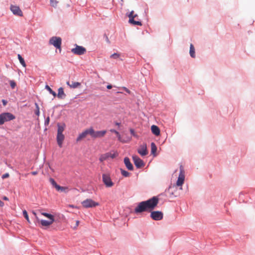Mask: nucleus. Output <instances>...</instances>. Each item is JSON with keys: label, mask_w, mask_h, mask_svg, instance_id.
I'll return each instance as SVG.
<instances>
[{"label": "nucleus", "mask_w": 255, "mask_h": 255, "mask_svg": "<svg viewBox=\"0 0 255 255\" xmlns=\"http://www.w3.org/2000/svg\"><path fill=\"white\" fill-rule=\"evenodd\" d=\"M122 174L125 177H128L129 175V173L125 170L121 169Z\"/></svg>", "instance_id": "f704fd0d"}, {"label": "nucleus", "mask_w": 255, "mask_h": 255, "mask_svg": "<svg viewBox=\"0 0 255 255\" xmlns=\"http://www.w3.org/2000/svg\"><path fill=\"white\" fill-rule=\"evenodd\" d=\"M10 10L12 12V13L15 14L17 15L18 16H22L23 15L22 12L20 9V8L15 5H11L10 6Z\"/></svg>", "instance_id": "2eb2a0df"}, {"label": "nucleus", "mask_w": 255, "mask_h": 255, "mask_svg": "<svg viewBox=\"0 0 255 255\" xmlns=\"http://www.w3.org/2000/svg\"><path fill=\"white\" fill-rule=\"evenodd\" d=\"M17 57L20 64L22 65L23 67H25L26 65L24 59L21 57V56L20 54H18Z\"/></svg>", "instance_id": "c756f323"}, {"label": "nucleus", "mask_w": 255, "mask_h": 255, "mask_svg": "<svg viewBox=\"0 0 255 255\" xmlns=\"http://www.w3.org/2000/svg\"><path fill=\"white\" fill-rule=\"evenodd\" d=\"M3 199L4 200H5V201H8V198L7 197H6V196H4L3 197Z\"/></svg>", "instance_id": "8fccbe9b"}, {"label": "nucleus", "mask_w": 255, "mask_h": 255, "mask_svg": "<svg viewBox=\"0 0 255 255\" xmlns=\"http://www.w3.org/2000/svg\"><path fill=\"white\" fill-rule=\"evenodd\" d=\"M66 84L70 87V85H71V84L70 83V82L69 81L67 82H66Z\"/></svg>", "instance_id": "603ef678"}, {"label": "nucleus", "mask_w": 255, "mask_h": 255, "mask_svg": "<svg viewBox=\"0 0 255 255\" xmlns=\"http://www.w3.org/2000/svg\"><path fill=\"white\" fill-rule=\"evenodd\" d=\"M57 191L61 192H68L69 191V189L67 187H63L58 185L56 189Z\"/></svg>", "instance_id": "b1692460"}, {"label": "nucleus", "mask_w": 255, "mask_h": 255, "mask_svg": "<svg viewBox=\"0 0 255 255\" xmlns=\"http://www.w3.org/2000/svg\"><path fill=\"white\" fill-rule=\"evenodd\" d=\"M35 106L36 107V110L35 111V114L37 116H39V114H40V111H39V106L38 105V104L37 103H35Z\"/></svg>", "instance_id": "e433bc0d"}, {"label": "nucleus", "mask_w": 255, "mask_h": 255, "mask_svg": "<svg viewBox=\"0 0 255 255\" xmlns=\"http://www.w3.org/2000/svg\"><path fill=\"white\" fill-rule=\"evenodd\" d=\"M64 138L65 136L63 133H57L56 139L57 143L60 147H62Z\"/></svg>", "instance_id": "dca6fc26"}, {"label": "nucleus", "mask_w": 255, "mask_h": 255, "mask_svg": "<svg viewBox=\"0 0 255 255\" xmlns=\"http://www.w3.org/2000/svg\"><path fill=\"white\" fill-rule=\"evenodd\" d=\"M41 215L44 216L45 217L48 218L49 219V220H52L53 222H54V216L50 214L44 213V212H41Z\"/></svg>", "instance_id": "cd10ccee"}, {"label": "nucleus", "mask_w": 255, "mask_h": 255, "mask_svg": "<svg viewBox=\"0 0 255 255\" xmlns=\"http://www.w3.org/2000/svg\"><path fill=\"white\" fill-rule=\"evenodd\" d=\"M138 153L141 156H145L147 154L146 144L145 143L141 144L137 150Z\"/></svg>", "instance_id": "ddd939ff"}, {"label": "nucleus", "mask_w": 255, "mask_h": 255, "mask_svg": "<svg viewBox=\"0 0 255 255\" xmlns=\"http://www.w3.org/2000/svg\"><path fill=\"white\" fill-rule=\"evenodd\" d=\"M110 131L115 133V135H117L119 141L122 142H125L126 141L122 139L120 133L114 129H110Z\"/></svg>", "instance_id": "4be33fe9"}, {"label": "nucleus", "mask_w": 255, "mask_h": 255, "mask_svg": "<svg viewBox=\"0 0 255 255\" xmlns=\"http://www.w3.org/2000/svg\"><path fill=\"white\" fill-rule=\"evenodd\" d=\"M129 17V22L131 24H132L134 25H141V22L139 21L138 19V16L136 14H134V11L132 10L129 15H128Z\"/></svg>", "instance_id": "7ed1b4c3"}, {"label": "nucleus", "mask_w": 255, "mask_h": 255, "mask_svg": "<svg viewBox=\"0 0 255 255\" xmlns=\"http://www.w3.org/2000/svg\"><path fill=\"white\" fill-rule=\"evenodd\" d=\"M92 127L85 129L82 133H81L76 139L77 142L81 141L83 138H85L87 135L89 134L92 136Z\"/></svg>", "instance_id": "9d476101"}, {"label": "nucleus", "mask_w": 255, "mask_h": 255, "mask_svg": "<svg viewBox=\"0 0 255 255\" xmlns=\"http://www.w3.org/2000/svg\"><path fill=\"white\" fill-rule=\"evenodd\" d=\"M41 215L44 216L45 217L48 218L49 219V220H52L53 222H54V216L50 214L44 213V212H41Z\"/></svg>", "instance_id": "bb28decb"}, {"label": "nucleus", "mask_w": 255, "mask_h": 255, "mask_svg": "<svg viewBox=\"0 0 255 255\" xmlns=\"http://www.w3.org/2000/svg\"><path fill=\"white\" fill-rule=\"evenodd\" d=\"M121 54L118 53H115L110 56V58L117 59L120 58Z\"/></svg>", "instance_id": "473e14b6"}, {"label": "nucleus", "mask_w": 255, "mask_h": 255, "mask_svg": "<svg viewBox=\"0 0 255 255\" xmlns=\"http://www.w3.org/2000/svg\"><path fill=\"white\" fill-rule=\"evenodd\" d=\"M102 180L107 187H111L114 186V183L109 174H103L102 175Z\"/></svg>", "instance_id": "6e6552de"}, {"label": "nucleus", "mask_w": 255, "mask_h": 255, "mask_svg": "<svg viewBox=\"0 0 255 255\" xmlns=\"http://www.w3.org/2000/svg\"><path fill=\"white\" fill-rule=\"evenodd\" d=\"M82 205L85 208H93L99 205L98 202H96L91 199H87L81 203Z\"/></svg>", "instance_id": "20e7f679"}, {"label": "nucleus", "mask_w": 255, "mask_h": 255, "mask_svg": "<svg viewBox=\"0 0 255 255\" xmlns=\"http://www.w3.org/2000/svg\"><path fill=\"white\" fill-rule=\"evenodd\" d=\"M79 223H80L79 221L78 220H77L76 221L75 226L73 227V229H76L77 228V227L79 226Z\"/></svg>", "instance_id": "37998d69"}, {"label": "nucleus", "mask_w": 255, "mask_h": 255, "mask_svg": "<svg viewBox=\"0 0 255 255\" xmlns=\"http://www.w3.org/2000/svg\"><path fill=\"white\" fill-rule=\"evenodd\" d=\"M118 155V153L117 152L112 151L107 152L105 154H102L99 158L100 161L103 162L104 160L108 159L109 158H114L116 157Z\"/></svg>", "instance_id": "0eeeda50"}, {"label": "nucleus", "mask_w": 255, "mask_h": 255, "mask_svg": "<svg viewBox=\"0 0 255 255\" xmlns=\"http://www.w3.org/2000/svg\"><path fill=\"white\" fill-rule=\"evenodd\" d=\"M157 150V147L155 144L154 142L151 143V154L155 155Z\"/></svg>", "instance_id": "c85d7f7f"}, {"label": "nucleus", "mask_w": 255, "mask_h": 255, "mask_svg": "<svg viewBox=\"0 0 255 255\" xmlns=\"http://www.w3.org/2000/svg\"><path fill=\"white\" fill-rule=\"evenodd\" d=\"M71 51L75 54L80 55L84 54L86 52V50L82 46L76 45L75 48L71 50Z\"/></svg>", "instance_id": "f8f14e48"}, {"label": "nucleus", "mask_w": 255, "mask_h": 255, "mask_svg": "<svg viewBox=\"0 0 255 255\" xmlns=\"http://www.w3.org/2000/svg\"><path fill=\"white\" fill-rule=\"evenodd\" d=\"M132 159L136 167L140 168L144 165L143 161L140 158H139L137 156H133Z\"/></svg>", "instance_id": "4468645a"}, {"label": "nucleus", "mask_w": 255, "mask_h": 255, "mask_svg": "<svg viewBox=\"0 0 255 255\" xmlns=\"http://www.w3.org/2000/svg\"><path fill=\"white\" fill-rule=\"evenodd\" d=\"M190 55L192 58H194L195 57V48L192 44H191L190 45Z\"/></svg>", "instance_id": "393cba45"}, {"label": "nucleus", "mask_w": 255, "mask_h": 255, "mask_svg": "<svg viewBox=\"0 0 255 255\" xmlns=\"http://www.w3.org/2000/svg\"><path fill=\"white\" fill-rule=\"evenodd\" d=\"M123 89L128 93L130 94V91L126 87H123Z\"/></svg>", "instance_id": "a18cd8bd"}, {"label": "nucleus", "mask_w": 255, "mask_h": 255, "mask_svg": "<svg viewBox=\"0 0 255 255\" xmlns=\"http://www.w3.org/2000/svg\"><path fill=\"white\" fill-rule=\"evenodd\" d=\"M124 163L127 168L129 170H132L133 167L132 164L130 161L128 157H125L124 158Z\"/></svg>", "instance_id": "a211bd4d"}, {"label": "nucleus", "mask_w": 255, "mask_h": 255, "mask_svg": "<svg viewBox=\"0 0 255 255\" xmlns=\"http://www.w3.org/2000/svg\"><path fill=\"white\" fill-rule=\"evenodd\" d=\"M116 125L119 126L120 125V123H116Z\"/></svg>", "instance_id": "864d4df0"}, {"label": "nucleus", "mask_w": 255, "mask_h": 255, "mask_svg": "<svg viewBox=\"0 0 255 255\" xmlns=\"http://www.w3.org/2000/svg\"><path fill=\"white\" fill-rule=\"evenodd\" d=\"M151 130L153 134H154V135L158 136L160 134V130L159 128L157 126L155 125H152L151 127Z\"/></svg>", "instance_id": "6ab92c4d"}, {"label": "nucleus", "mask_w": 255, "mask_h": 255, "mask_svg": "<svg viewBox=\"0 0 255 255\" xmlns=\"http://www.w3.org/2000/svg\"><path fill=\"white\" fill-rule=\"evenodd\" d=\"M69 206L71 207L74 208V206L73 205H70Z\"/></svg>", "instance_id": "5fc2aeb1"}, {"label": "nucleus", "mask_w": 255, "mask_h": 255, "mask_svg": "<svg viewBox=\"0 0 255 255\" xmlns=\"http://www.w3.org/2000/svg\"><path fill=\"white\" fill-rule=\"evenodd\" d=\"M4 206V203L0 200V207H3Z\"/></svg>", "instance_id": "49530a36"}, {"label": "nucleus", "mask_w": 255, "mask_h": 255, "mask_svg": "<svg viewBox=\"0 0 255 255\" xmlns=\"http://www.w3.org/2000/svg\"><path fill=\"white\" fill-rule=\"evenodd\" d=\"M130 132L131 134L133 136H135V137H136V136H137L136 134L135 133V132H134V130L133 129L130 128Z\"/></svg>", "instance_id": "ea45409f"}, {"label": "nucleus", "mask_w": 255, "mask_h": 255, "mask_svg": "<svg viewBox=\"0 0 255 255\" xmlns=\"http://www.w3.org/2000/svg\"><path fill=\"white\" fill-rule=\"evenodd\" d=\"M31 174L33 175H35L37 174V171H33L31 172Z\"/></svg>", "instance_id": "09e8293b"}, {"label": "nucleus", "mask_w": 255, "mask_h": 255, "mask_svg": "<svg viewBox=\"0 0 255 255\" xmlns=\"http://www.w3.org/2000/svg\"><path fill=\"white\" fill-rule=\"evenodd\" d=\"M15 116L9 113H4L0 115V125H3L5 122L13 120Z\"/></svg>", "instance_id": "f03ea898"}, {"label": "nucleus", "mask_w": 255, "mask_h": 255, "mask_svg": "<svg viewBox=\"0 0 255 255\" xmlns=\"http://www.w3.org/2000/svg\"><path fill=\"white\" fill-rule=\"evenodd\" d=\"M45 89H46V90H47L49 91V92L51 94H52V95L54 97H55L56 96V93H55L54 91H53V90L51 89V88L49 86H48V85H46V86H45Z\"/></svg>", "instance_id": "2f4dec72"}, {"label": "nucleus", "mask_w": 255, "mask_h": 255, "mask_svg": "<svg viewBox=\"0 0 255 255\" xmlns=\"http://www.w3.org/2000/svg\"><path fill=\"white\" fill-rule=\"evenodd\" d=\"M92 137L93 138H102L104 137L107 133L106 130L95 131L92 127Z\"/></svg>", "instance_id": "1a4fd4ad"}, {"label": "nucleus", "mask_w": 255, "mask_h": 255, "mask_svg": "<svg viewBox=\"0 0 255 255\" xmlns=\"http://www.w3.org/2000/svg\"><path fill=\"white\" fill-rule=\"evenodd\" d=\"M110 131L115 133V135H117L119 141L122 142H125L126 141L122 139L120 133L114 129H110Z\"/></svg>", "instance_id": "5701e85b"}, {"label": "nucleus", "mask_w": 255, "mask_h": 255, "mask_svg": "<svg viewBox=\"0 0 255 255\" xmlns=\"http://www.w3.org/2000/svg\"><path fill=\"white\" fill-rule=\"evenodd\" d=\"M185 179V171L183 166L181 165L180 166V173L176 182V185L181 186L184 183Z\"/></svg>", "instance_id": "39448f33"}, {"label": "nucleus", "mask_w": 255, "mask_h": 255, "mask_svg": "<svg viewBox=\"0 0 255 255\" xmlns=\"http://www.w3.org/2000/svg\"><path fill=\"white\" fill-rule=\"evenodd\" d=\"M32 213L33 214V215L35 216V217L37 220V221H39V219L38 218V217L37 216V215L36 214V213L34 212V211H33L32 212Z\"/></svg>", "instance_id": "c03bdc74"}, {"label": "nucleus", "mask_w": 255, "mask_h": 255, "mask_svg": "<svg viewBox=\"0 0 255 255\" xmlns=\"http://www.w3.org/2000/svg\"><path fill=\"white\" fill-rule=\"evenodd\" d=\"M50 182L52 184V185L56 189L57 187L59 185H58L55 180L53 178L50 179Z\"/></svg>", "instance_id": "c9c22d12"}, {"label": "nucleus", "mask_w": 255, "mask_h": 255, "mask_svg": "<svg viewBox=\"0 0 255 255\" xmlns=\"http://www.w3.org/2000/svg\"><path fill=\"white\" fill-rule=\"evenodd\" d=\"M49 121H50V118H49V117H48L46 118V120H45V125H46V126L48 125V124H49Z\"/></svg>", "instance_id": "79ce46f5"}, {"label": "nucleus", "mask_w": 255, "mask_h": 255, "mask_svg": "<svg viewBox=\"0 0 255 255\" xmlns=\"http://www.w3.org/2000/svg\"><path fill=\"white\" fill-rule=\"evenodd\" d=\"M50 5L54 7H56L58 3L56 0H50Z\"/></svg>", "instance_id": "72a5a7b5"}, {"label": "nucleus", "mask_w": 255, "mask_h": 255, "mask_svg": "<svg viewBox=\"0 0 255 255\" xmlns=\"http://www.w3.org/2000/svg\"><path fill=\"white\" fill-rule=\"evenodd\" d=\"M38 223H40L42 227H48L50 226L51 225L53 224L54 222L52 220H40L39 221H38Z\"/></svg>", "instance_id": "f3484780"}, {"label": "nucleus", "mask_w": 255, "mask_h": 255, "mask_svg": "<svg viewBox=\"0 0 255 255\" xmlns=\"http://www.w3.org/2000/svg\"><path fill=\"white\" fill-rule=\"evenodd\" d=\"M158 201V198L154 196L148 200L141 202L134 209V212L138 214L143 212L150 211L157 206Z\"/></svg>", "instance_id": "f257e3e1"}, {"label": "nucleus", "mask_w": 255, "mask_h": 255, "mask_svg": "<svg viewBox=\"0 0 255 255\" xmlns=\"http://www.w3.org/2000/svg\"><path fill=\"white\" fill-rule=\"evenodd\" d=\"M57 127H58V130H57V133H63V131L64 130L66 125L64 123L62 124H57Z\"/></svg>", "instance_id": "aec40b11"}, {"label": "nucleus", "mask_w": 255, "mask_h": 255, "mask_svg": "<svg viewBox=\"0 0 255 255\" xmlns=\"http://www.w3.org/2000/svg\"><path fill=\"white\" fill-rule=\"evenodd\" d=\"M41 215L44 216L45 217L48 218L49 219V220H52L53 222H54V216L50 214L44 213V212H41Z\"/></svg>", "instance_id": "a878e982"}, {"label": "nucleus", "mask_w": 255, "mask_h": 255, "mask_svg": "<svg viewBox=\"0 0 255 255\" xmlns=\"http://www.w3.org/2000/svg\"><path fill=\"white\" fill-rule=\"evenodd\" d=\"M23 215L24 218L26 219V220L28 222H29L30 221H29L28 215L27 212H26V210H23Z\"/></svg>", "instance_id": "4c0bfd02"}, {"label": "nucleus", "mask_w": 255, "mask_h": 255, "mask_svg": "<svg viewBox=\"0 0 255 255\" xmlns=\"http://www.w3.org/2000/svg\"><path fill=\"white\" fill-rule=\"evenodd\" d=\"M107 89H112V86L111 85H108L107 86Z\"/></svg>", "instance_id": "de8ad7c7"}, {"label": "nucleus", "mask_w": 255, "mask_h": 255, "mask_svg": "<svg viewBox=\"0 0 255 255\" xmlns=\"http://www.w3.org/2000/svg\"><path fill=\"white\" fill-rule=\"evenodd\" d=\"M150 217L154 220H161L163 218V213L161 211H152L151 212Z\"/></svg>", "instance_id": "9b49d317"}, {"label": "nucleus", "mask_w": 255, "mask_h": 255, "mask_svg": "<svg viewBox=\"0 0 255 255\" xmlns=\"http://www.w3.org/2000/svg\"><path fill=\"white\" fill-rule=\"evenodd\" d=\"M2 102L4 106H5L6 104V101H5L4 100H2Z\"/></svg>", "instance_id": "3c124183"}, {"label": "nucleus", "mask_w": 255, "mask_h": 255, "mask_svg": "<svg viewBox=\"0 0 255 255\" xmlns=\"http://www.w3.org/2000/svg\"><path fill=\"white\" fill-rule=\"evenodd\" d=\"M9 176V174L8 173H5L2 175V178L5 179L6 178H8Z\"/></svg>", "instance_id": "a19ab883"}, {"label": "nucleus", "mask_w": 255, "mask_h": 255, "mask_svg": "<svg viewBox=\"0 0 255 255\" xmlns=\"http://www.w3.org/2000/svg\"><path fill=\"white\" fill-rule=\"evenodd\" d=\"M57 97L59 99H62L65 97V94L64 92V90L63 88L60 87L58 89Z\"/></svg>", "instance_id": "412c9836"}, {"label": "nucleus", "mask_w": 255, "mask_h": 255, "mask_svg": "<svg viewBox=\"0 0 255 255\" xmlns=\"http://www.w3.org/2000/svg\"><path fill=\"white\" fill-rule=\"evenodd\" d=\"M61 41L62 40L60 37L53 36L49 40V43L61 50Z\"/></svg>", "instance_id": "423d86ee"}, {"label": "nucleus", "mask_w": 255, "mask_h": 255, "mask_svg": "<svg viewBox=\"0 0 255 255\" xmlns=\"http://www.w3.org/2000/svg\"><path fill=\"white\" fill-rule=\"evenodd\" d=\"M10 85L11 86V87L13 89L14 88V87H15L16 86V84L14 82V81H10Z\"/></svg>", "instance_id": "58836bf2"}, {"label": "nucleus", "mask_w": 255, "mask_h": 255, "mask_svg": "<svg viewBox=\"0 0 255 255\" xmlns=\"http://www.w3.org/2000/svg\"><path fill=\"white\" fill-rule=\"evenodd\" d=\"M81 86V83L78 82H72L71 85H70V87L71 88H76Z\"/></svg>", "instance_id": "7c9ffc66"}]
</instances>
